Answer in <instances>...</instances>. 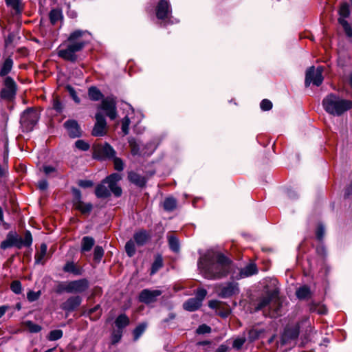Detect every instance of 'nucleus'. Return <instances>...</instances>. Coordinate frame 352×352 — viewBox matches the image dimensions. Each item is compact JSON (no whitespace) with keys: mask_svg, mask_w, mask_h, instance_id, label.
Wrapping results in <instances>:
<instances>
[{"mask_svg":"<svg viewBox=\"0 0 352 352\" xmlns=\"http://www.w3.org/2000/svg\"><path fill=\"white\" fill-rule=\"evenodd\" d=\"M232 261L221 252L215 255V261L211 258H205L204 270L205 276L209 279H221L230 272Z\"/></svg>","mask_w":352,"mask_h":352,"instance_id":"f257e3e1","label":"nucleus"},{"mask_svg":"<svg viewBox=\"0 0 352 352\" xmlns=\"http://www.w3.org/2000/svg\"><path fill=\"white\" fill-rule=\"evenodd\" d=\"M121 179V175L117 173L107 176L96 186V197L98 199H107L111 197L112 192L116 197H120L122 189L118 185V182Z\"/></svg>","mask_w":352,"mask_h":352,"instance_id":"f03ea898","label":"nucleus"},{"mask_svg":"<svg viewBox=\"0 0 352 352\" xmlns=\"http://www.w3.org/2000/svg\"><path fill=\"white\" fill-rule=\"evenodd\" d=\"M14 66V60L9 56L2 63L0 67V77L4 78L3 88L0 92V97L2 99L12 100L17 92V85L14 80L8 75L11 72Z\"/></svg>","mask_w":352,"mask_h":352,"instance_id":"7ed1b4c3","label":"nucleus"},{"mask_svg":"<svg viewBox=\"0 0 352 352\" xmlns=\"http://www.w3.org/2000/svg\"><path fill=\"white\" fill-rule=\"evenodd\" d=\"M324 111L330 115L340 116L352 109V101L343 99L336 94L327 95L322 101Z\"/></svg>","mask_w":352,"mask_h":352,"instance_id":"20e7f679","label":"nucleus"},{"mask_svg":"<svg viewBox=\"0 0 352 352\" xmlns=\"http://www.w3.org/2000/svg\"><path fill=\"white\" fill-rule=\"evenodd\" d=\"M88 96L92 101H99L102 100L99 109L105 111L107 116L111 120H115L118 116L116 98L113 96L104 98L101 91L95 86H91L88 89Z\"/></svg>","mask_w":352,"mask_h":352,"instance_id":"39448f33","label":"nucleus"},{"mask_svg":"<svg viewBox=\"0 0 352 352\" xmlns=\"http://www.w3.org/2000/svg\"><path fill=\"white\" fill-rule=\"evenodd\" d=\"M32 242L33 238L30 230H25L24 238H22L16 231L11 230L6 234V239L1 242L0 248L3 250L11 248L21 250L23 247H31Z\"/></svg>","mask_w":352,"mask_h":352,"instance_id":"423d86ee","label":"nucleus"},{"mask_svg":"<svg viewBox=\"0 0 352 352\" xmlns=\"http://www.w3.org/2000/svg\"><path fill=\"white\" fill-rule=\"evenodd\" d=\"M116 155L113 147L108 142L94 144L92 146V157L100 162L111 160Z\"/></svg>","mask_w":352,"mask_h":352,"instance_id":"0eeeda50","label":"nucleus"},{"mask_svg":"<svg viewBox=\"0 0 352 352\" xmlns=\"http://www.w3.org/2000/svg\"><path fill=\"white\" fill-rule=\"evenodd\" d=\"M40 119V114L34 107H28L21 115L20 124L23 131L30 132Z\"/></svg>","mask_w":352,"mask_h":352,"instance_id":"6e6552de","label":"nucleus"},{"mask_svg":"<svg viewBox=\"0 0 352 352\" xmlns=\"http://www.w3.org/2000/svg\"><path fill=\"white\" fill-rule=\"evenodd\" d=\"M87 45L85 41L73 42L67 45L66 49L60 50L57 54L58 57L66 61L76 63L78 60L77 52H80Z\"/></svg>","mask_w":352,"mask_h":352,"instance_id":"1a4fd4ad","label":"nucleus"},{"mask_svg":"<svg viewBox=\"0 0 352 352\" xmlns=\"http://www.w3.org/2000/svg\"><path fill=\"white\" fill-rule=\"evenodd\" d=\"M73 195L72 204L75 210L79 211L82 215L88 216L91 214L94 206L91 202L85 203L82 201L81 191L75 188H72Z\"/></svg>","mask_w":352,"mask_h":352,"instance_id":"9d476101","label":"nucleus"},{"mask_svg":"<svg viewBox=\"0 0 352 352\" xmlns=\"http://www.w3.org/2000/svg\"><path fill=\"white\" fill-rule=\"evenodd\" d=\"M280 290L278 287L273 289H267L265 292V296L259 297L256 300V302H254V309L250 311V313H256L263 310L264 308L270 305V302L276 298H278Z\"/></svg>","mask_w":352,"mask_h":352,"instance_id":"9b49d317","label":"nucleus"},{"mask_svg":"<svg viewBox=\"0 0 352 352\" xmlns=\"http://www.w3.org/2000/svg\"><path fill=\"white\" fill-rule=\"evenodd\" d=\"M323 67L318 66L316 69L314 66L309 67L305 73V86L308 87L311 83L319 87L322 85L324 77L322 76Z\"/></svg>","mask_w":352,"mask_h":352,"instance_id":"f8f14e48","label":"nucleus"},{"mask_svg":"<svg viewBox=\"0 0 352 352\" xmlns=\"http://www.w3.org/2000/svg\"><path fill=\"white\" fill-rule=\"evenodd\" d=\"M300 325L299 322L294 325L287 324L280 333V345L285 346L291 341L297 340L300 335Z\"/></svg>","mask_w":352,"mask_h":352,"instance_id":"ddd939ff","label":"nucleus"},{"mask_svg":"<svg viewBox=\"0 0 352 352\" xmlns=\"http://www.w3.org/2000/svg\"><path fill=\"white\" fill-rule=\"evenodd\" d=\"M96 122L91 131V135L94 137H102L107 134V123L103 114L98 112L95 115Z\"/></svg>","mask_w":352,"mask_h":352,"instance_id":"4468645a","label":"nucleus"},{"mask_svg":"<svg viewBox=\"0 0 352 352\" xmlns=\"http://www.w3.org/2000/svg\"><path fill=\"white\" fill-rule=\"evenodd\" d=\"M155 15L157 19L166 21L172 16V7L168 0H160L155 7Z\"/></svg>","mask_w":352,"mask_h":352,"instance_id":"2eb2a0df","label":"nucleus"},{"mask_svg":"<svg viewBox=\"0 0 352 352\" xmlns=\"http://www.w3.org/2000/svg\"><path fill=\"white\" fill-rule=\"evenodd\" d=\"M162 292L159 289L151 290L149 289H142L138 296V300L146 305H149L157 301V297L161 296Z\"/></svg>","mask_w":352,"mask_h":352,"instance_id":"dca6fc26","label":"nucleus"},{"mask_svg":"<svg viewBox=\"0 0 352 352\" xmlns=\"http://www.w3.org/2000/svg\"><path fill=\"white\" fill-rule=\"evenodd\" d=\"M64 128L67 130L68 136L72 139L80 138L82 131L78 121L74 119H69L63 124Z\"/></svg>","mask_w":352,"mask_h":352,"instance_id":"f3484780","label":"nucleus"},{"mask_svg":"<svg viewBox=\"0 0 352 352\" xmlns=\"http://www.w3.org/2000/svg\"><path fill=\"white\" fill-rule=\"evenodd\" d=\"M68 282L70 294H82L89 287V282L85 278Z\"/></svg>","mask_w":352,"mask_h":352,"instance_id":"a211bd4d","label":"nucleus"},{"mask_svg":"<svg viewBox=\"0 0 352 352\" xmlns=\"http://www.w3.org/2000/svg\"><path fill=\"white\" fill-rule=\"evenodd\" d=\"M82 298L78 296H69L61 305V308L66 312H72L75 311L82 303Z\"/></svg>","mask_w":352,"mask_h":352,"instance_id":"6ab92c4d","label":"nucleus"},{"mask_svg":"<svg viewBox=\"0 0 352 352\" xmlns=\"http://www.w3.org/2000/svg\"><path fill=\"white\" fill-rule=\"evenodd\" d=\"M239 284L237 283L229 282L226 286L220 289L219 296L222 298H230L239 293Z\"/></svg>","mask_w":352,"mask_h":352,"instance_id":"aec40b11","label":"nucleus"},{"mask_svg":"<svg viewBox=\"0 0 352 352\" xmlns=\"http://www.w3.org/2000/svg\"><path fill=\"white\" fill-rule=\"evenodd\" d=\"M133 239L138 246L142 247L151 239V235L146 230L141 229L133 234Z\"/></svg>","mask_w":352,"mask_h":352,"instance_id":"412c9836","label":"nucleus"},{"mask_svg":"<svg viewBox=\"0 0 352 352\" xmlns=\"http://www.w3.org/2000/svg\"><path fill=\"white\" fill-rule=\"evenodd\" d=\"M129 181L137 186L139 188H144L146 185L147 179L145 177L137 173L134 171H131L128 174Z\"/></svg>","mask_w":352,"mask_h":352,"instance_id":"4be33fe9","label":"nucleus"},{"mask_svg":"<svg viewBox=\"0 0 352 352\" xmlns=\"http://www.w3.org/2000/svg\"><path fill=\"white\" fill-rule=\"evenodd\" d=\"M63 270L65 273H70L74 276H80L83 273L82 268L78 266L74 261H67L63 267Z\"/></svg>","mask_w":352,"mask_h":352,"instance_id":"5701e85b","label":"nucleus"},{"mask_svg":"<svg viewBox=\"0 0 352 352\" xmlns=\"http://www.w3.org/2000/svg\"><path fill=\"white\" fill-rule=\"evenodd\" d=\"M258 272L256 264L255 263H250L243 268H241L239 272L240 278L249 277Z\"/></svg>","mask_w":352,"mask_h":352,"instance_id":"b1692460","label":"nucleus"},{"mask_svg":"<svg viewBox=\"0 0 352 352\" xmlns=\"http://www.w3.org/2000/svg\"><path fill=\"white\" fill-rule=\"evenodd\" d=\"M102 314V309L100 305L98 304L94 307L89 309L87 312L82 314L83 316L88 317L91 321L98 320Z\"/></svg>","mask_w":352,"mask_h":352,"instance_id":"393cba45","label":"nucleus"},{"mask_svg":"<svg viewBox=\"0 0 352 352\" xmlns=\"http://www.w3.org/2000/svg\"><path fill=\"white\" fill-rule=\"evenodd\" d=\"M114 324L118 329L124 331V329L129 325L130 319L126 314H120L116 318Z\"/></svg>","mask_w":352,"mask_h":352,"instance_id":"a878e982","label":"nucleus"},{"mask_svg":"<svg viewBox=\"0 0 352 352\" xmlns=\"http://www.w3.org/2000/svg\"><path fill=\"white\" fill-rule=\"evenodd\" d=\"M311 295L310 287L307 285L300 287L296 291V296L300 300H307L311 297Z\"/></svg>","mask_w":352,"mask_h":352,"instance_id":"bb28decb","label":"nucleus"},{"mask_svg":"<svg viewBox=\"0 0 352 352\" xmlns=\"http://www.w3.org/2000/svg\"><path fill=\"white\" fill-rule=\"evenodd\" d=\"M95 244V240L92 236H83L81 241L80 252L82 254L89 252Z\"/></svg>","mask_w":352,"mask_h":352,"instance_id":"cd10ccee","label":"nucleus"},{"mask_svg":"<svg viewBox=\"0 0 352 352\" xmlns=\"http://www.w3.org/2000/svg\"><path fill=\"white\" fill-rule=\"evenodd\" d=\"M201 306V302L194 298H190L184 302L183 309L188 311H195L198 310Z\"/></svg>","mask_w":352,"mask_h":352,"instance_id":"c85d7f7f","label":"nucleus"},{"mask_svg":"<svg viewBox=\"0 0 352 352\" xmlns=\"http://www.w3.org/2000/svg\"><path fill=\"white\" fill-rule=\"evenodd\" d=\"M49 19L52 25H56L58 21H62L63 19V14L61 9L52 8L49 13Z\"/></svg>","mask_w":352,"mask_h":352,"instance_id":"c756f323","label":"nucleus"},{"mask_svg":"<svg viewBox=\"0 0 352 352\" xmlns=\"http://www.w3.org/2000/svg\"><path fill=\"white\" fill-rule=\"evenodd\" d=\"M163 208L166 212H173L177 208V201L173 197H166L163 201Z\"/></svg>","mask_w":352,"mask_h":352,"instance_id":"7c9ffc66","label":"nucleus"},{"mask_svg":"<svg viewBox=\"0 0 352 352\" xmlns=\"http://www.w3.org/2000/svg\"><path fill=\"white\" fill-rule=\"evenodd\" d=\"M163 266V258L161 254H158L155 256L154 261L151 265L150 270V275L152 276L156 274Z\"/></svg>","mask_w":352,"mask_h":352,"instance_id":"2f4dec72","label":"nucleus"},{"mask_svg":"<svg viewBox=\"0 0 352 352\" xmlns=\"http://www.w3.org/2000/svg\"><path fill=\"white\" fill-rule=\"evenodd\" d=\"M47 245L46 243H43L41 244L40 246V251L38 252H36L34 256V260H35V264H40L43 263L42 262L44 257L47 254Z\"/></svg>","mask_w":352,"mask_h":352,"instance_id":"473e14b6","label":"nucleus"},{"mask_svg":"<svg viewBox=\"0 0 352 352\" xmlns=\"http://www.w3.org/2000/svg\"><path fill=\"white\" fill-rule=\"evenodd\" d=\"M22 324L31 333H37L42 330L41 325L34 323L32 320H25L22 322Z\"/></svg>","mask_w":352,"mask_h":352,"instance_id":"72a5a7b5","label":"nucleus"},{"mask_svg":"<svg viewBox=\"0 0 352 352\" xmlns=\"http://www.w3.org/2000/svg\"><path fill=\"white\" fill-rule=\"evenodd\" d=\"M168 246L170 250L175 252L177 253L180 250L179 241L178 238L176 236L171 235L168 236Z\"/></svg>","mask_w":352,"mask_h":352,"instance_id":"f704fd0d","label":"nucleus"},{"mask_svg":"<svg viewBox=\"0 0 352 352\" xmlns=\"http://www.w3.org/2000/svg\"><path fill=\"white\" fill-rule=\"evenodd\" d=\"M52 109H54L57 113L60 114L63 113L64 109V105L58 95L53 96L52 100Z\"/></svg>","mask_w":352,"mask_h":352,"instance_id":"c9c22d12","label":"nucleus"},{"mask_svg":"<svg viewBox=\"0 0 352 352\" xmlns=\"http://www.w3.org/2000/svg\"><path fill=\"white\" fill-rule=\"evenodd\" d=\"M128 143H129L132 155L135 156V155H139L140 148L139 143L138 142L136 138H135L133 137L129 138Z\"/></svg>","mask_w":352,"mask_h":352,"instance_id":"e433bc0d","label":"nucleus"},{"mask_svg":"<svg viewBox=\"0 0 352 352\" xmlns=\"http://www.w3.org/2000/svg\"><path fill=\"white\" fill-rule=\"evenodd\" d=\"M87 33L90 34L87 30H76L71 32L69 37L67 38V41L69 43L76 42V40L82 37Z\"/></svg>","mask_w":352,"mask_h":352,"instance_id":"4c0bfd02","label":"nucleus"},{"mask_svg":"<svg viewBox=\"0 0 352 352\" xmlns=\"http://www.w3.org/2000/svg\"><path fill=\"white\" fill-rule=\"evenodd\" d=\"M135 244L136 243L133 239L129 240L125 244L124 249L126 254L130 258L133 257L135 254Z\"/></svg>","mask_w":352,"mask_h":352,"instance_id":"58836bf2","label":"nucleus"},{"mask_svg":"<svg viewBox=\"0 0 352 352\" xmlns=\"http://www.w3.org/2000/svg\"><path fill=\"white\" fill-rule=\"evenodd\" d=\"M147 324L146 323L142 322L139 324L133 331V340L135 341L138 340L140 336L144 333L146 331Z\"/></svg>","mask_w":352,"mask_h":352,"instance_id":"ea45409f","label":"nucleus"},{"mask_svg":"<svg viewBox=\"0 0 352 352\" xmlns=\"http://www.w3.org/2000/svg\"><path fill=\"white\" fill-rule=\"evenodd\" d=\"M338 23L343 28L344 32L347 37L352 38V28L346 20L342 18H338Z\"/></svg>","mask_w":352,"mask_h":352,"instance_id":"a19ab883","label":"nucleus"},{"mask_svg":"<svg viewBox=\"0 0 352 352\" xmlns=\"http://www.w3.org/2000/svg\"><path fill=\"white\" fill-rule=\"evenodd\" d=\"M8 6L14 10L16 14H20L23 12V7L21 6V0H5Z\"/></svg>","mask_w":352,"mask_h":352,"instance_id":"79ce46f5","label":"nucleus"},{"mask_svg":"<svg viewBox=\"0 0 352 352\" xmlns=\"http://www.w3.org/2000/svg\"><path fill=\"white\" fill-rule=\"evenodd\" d=\"M338 14L340 15L339 18H342L345 19V18L349 16L350 8L348 3L344 2L340 5V9L338 10Z\"/></svg>","mask_w":352,"mask_h":352,"instance_id":"37998d69","label":"nucleus"},{"mask_svg":"<svg viewBox=\"0 0 352 352\" xmlns=\"http://www.w3.org/2000/svg\"><path fill=\"white\" fill-rule=\"evenodd\" d=\"M263 332V330H258L256 329H251L248 331V339L250 342H253L255 340H258L260 337V335Z\"/></svg>","mask_w":352,"mask_h":352,"instance_id":"c03bdc74","label":"nucleus"},{"mask_svg":"<svg viewBox=\"0 0 352 352\" xmlns=\"http://www.w3.org/2000/svg\"><path fill=\"white\" fill-rule=\"evenodd\" d=\"M63 336V331L61 329H54L50 331L47 338L50 341H56L60 339Z\"/></svg>","mask_w":352,"mask_h":352,"instance_id":"a18cd8bd","label":"nucleus"},{"mask_svg":"<svg viewBox=\"0 0 352 352\" xmlns=\"http://www.w3.org/2000/svg\"><path fill=\"white\" fill-rule=\"evenodd\" d=\"M55 292L58 294L64 292L70 294L69 282H60L55 288Z\"/></svg>","mask_w":352,"mask_h":352,"instance_id":"49530a36","label":"nucleus"},{"mask_svg":"<svg viewBox=\"0 0 352 352\" xmlns=\"http://www.w3.org/2000/svg\"><path fill=\"white\" fill-rule=\"evenodd\" d=\"M104 254V249L102 246L96 245L94 250V260L96 263H100Z\"/></svg>","mask_w":352,"mask_h":352,"instance_id":"de8ad7c7","label":"nucleus"},{"mask_svg":"<svg viewBox=\"0 0 352 352\" xmlns=\"http://www.w3.org/2000/svg\"><path fill=\"white\" fill-rule=\"evenodd\" d=\"M65 88V90L69 93L70 97L73 99V100L76 104H79L80 102V98L78 96L75 89L71 85L69 84L67 85Z\"/></svg>","mask_w":352,"mask_h":352,"instance_id":"09e8293b","label":"nucleus"},{"mask_svg":"<svg viewBox=\"0 0 352 352\" xmlns=\"http://www.w3.org/2000/svg\"><path fill=\"white\" fill-rule=\"evenodd\" d=\"M123 334V331L119 330L118 329L113 330L111 333V344H116L120 342Z\"/></svg>","mask_w":352,"mask_h":352,"instance_id":"8fccbe9b","label":"nucleus"},{"mask_svg":"<svg viewBox=\"0 0 352 352\" xmlns=\"http://www.w3.org/2000/svg\"><path fill=\"white\" fill-rule=\"evenodd\" d=\"M325 234L324 226L322 223H318L316 230V237L318 241H322Z\"/></svg>","mask_w":352,"mask_h":352,"instance_id":"3c124183","label":"nucleus"},{"mask_svg":"<svg viewBox=\"0 0 352 352\" xmlns=\"http://www.w3.org/2000/svg\"><path fill=\"white\" fill-rule=\"evenodd\" d=\"M10 289L16 294H20L22 292V285L20 280H13L10 284Z\"/></svg>","mask_w":352,"mask_h":352,"instance_id":"603ef678","label":"nucleus"},{"mask_svg":"<svg viewBox=\"0 0 352 352\" xmlns=\"http://www.w3.org/2000/svg\"><path fill=\"white\" fill-rule=\"evenodd\" d=\"M177 314L174 312L169 313L167 318L161 320L160 325L162 328L166 329L168 323L176 318Z\"/></svg>","mask_w":352,"mask_h":352,"instance_id":"864d4df0","label":"nucleus"},{"mask_svg":"<svg viewBox=\"0 0 352 352\" xmlns=\"http://www.w3.org/2000/svg\"><path fill=\"white\" fill-rule=\"evenodd\" d=\"M111 160H113L115 170L117 171H122L124 170V164L123 160L121 158L115 155V157H112Z\"/></svg>","mask_w":352,"mask_h":352,"instance_id":"5fc2aeb1","label":"nucleus"},{"mask_svg":"<svg viewBox=\"0 0 352 352\" xmlns=\"http://www.w3.org/2000/svg\"><path fill=\"white\" fill-rule=\"evenodd\" d=\"M75 146L82 151H87L90 148L89 144L83 140H78L76 141Z\"/></svg>","mask_w":352,"mask_h":352,"instance_id":"6e6d98bb","label":"nucleus"},{"mask_svg":"<svg viewBox=\"0 0 352 352\" xmlns=\"http://www.w3.org/2000/svg\"><path fill=\"white\" fill-rule=\"evenodd\" d=\"M207 295V291L206 289L204 288H199L197 289L196 294H195V298L197 301L201 302L202 304V301L205 298L206 296Z\"/></svg>","mask_w":352,"mask_h":352,"instance_id":"4d7b16f0","label":"nucleus"},{"mask_svg":"<svg viewBox=\"0 0 352 352\" xmlns=\"http://www.w3.org/2000/svg\"><path fill=\"white\" fill-rule=\"evenodd\" d=\"M272 102L268 99H263L260 103V107L263 111H270L272 109Z\"/></svg>","mask_w":352,"mask_h":352,"instance_id":"13d9d810","label":"nucleus"},{"mask_svg":"<svg viewBox=\"0 0 352 352\" xmlns=\"http://www.w3.org/2000/svg\"><path fill=\"white\" fill-rule=\"evenodd\" d=\"M41 296V292L29 291L27 294V298L30 302H34L37 300Z\"/></svg>","mask_w":352,"mask_h":352,"instance_id":"bf43d9fd","label":"nucleus"},{"mask_svg":"<svg viewBox=\"0 0 352 352\" xmlns=\"http://www.w3.org/2000/svg\"><path fill=\"white\" fill-rule=\"evenodd\" d=\"M78 186L82 188H89L94 186V183L91 180L88 179H80L77 182Z\"/></svg>","mask_w":352,"mask_h":352,"instance_id":"052dcab7","label":"nucleus"},{"mask_svg":"<svg viewBox=\"0 0 352 352\" xmlns=\"http://www.w3.org/2000/svg\"><path fill=\"white\" fill-rule=\"evenodd\" d=\"M211 327L206 324H202L198 327L196 329V333L197 334H205L209 333L211 332Z\"/></svg>","mask_w":352,"mask_h":352,"instance_id":"680f3d73","label":"nucleus"},{"mask_svg":"<svg viewBox=\"0 0 352 352\" xmlns=\"http://www.w3.org/2000/svg\"><path fill=\"white\" fill-rule=\"evenodd\" d=\"M129 124L130 120L127 116H125L122 122V131L124 135H127L129 133Z\"/></svg>","mask_w":352,"mask_h":352,"instance_id":"e2e57ef3","label":"nucleus"},{"mask_svg":"<svg viewBox=\"0 0 352 352\" xmlns=\"http://www.w3.org/2000/svg\"><path fill=\"white\" fill-rule=\"evenodd\" d=\"M246 339L245 338H236L232 343V347L236 350H240L244 343L245 342Z\"/></svg>","mask_w":352,"mask_h":352,"instance_id":"0e129e2a","label":"nucleus"},{"mask_svg":"<svg viewBox=\"0 0 352 352\" xmlns=\"http://www.w3.org/2000/svg\"><path fill=\"white\" fill-rule=\"evenodd\" d=\"M316 252L322 258H324L327 255L326 248L323 245H318L316 248Z\"/></svg>","mask_w":352,"mask_h":352,"instance_id":"69168bd1","label":"nucleus"},{"mask_svg":"<svg viewBox=\"0 0 352 352\" xmlns=\"http://www.w3.org/2000/svg\"><path fill=\"white\" fill-rule=\"evenodd\" d=\"M352 195V182L344 190V198L349 199Z\"/></svg>","mask_w":352,"mask_h":352,"instance_id":"338daca9","label":"nucleus"},{"mask_svg":"<svg viewBox=\"0 0 352 352\" xmlns=\"http://www.w3.org/2000/svg\"><path fill=\"white\" fill-rule=\"evenodd\" d=\"M15 35L13 32H10L7 37L5 38V45L8 46L11 45L14 39Z\"/></svg>","mask_w":352,"mask_h":352,"instance_id":"774afa93","label":"nucleus"}]
</instances>
